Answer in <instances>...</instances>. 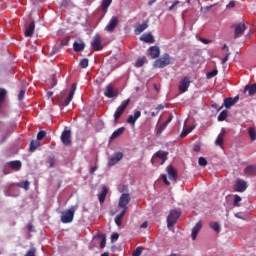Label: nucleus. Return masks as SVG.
Here are the masks:
<instances>
[{
	"mask_svg": "<svg viewBox=\"0 0 256 256\" xmlns=\"http://www.w3.org/2000/svg\"><path fill=\"white\" fill-rule=\"evenodd\" d=\"M75 206H72L68 210L61 212V222L62 223H73V219L75 218Z\"/></svg>",
	"mask_w": 256,
	"mask_h": 256,
	"instance_id": "nucleus-2",
	"label": "nucleus"
},
{
	"mask_svg": "<svg viewBox=\"0 0 256 256\" xmlns=\"http://www.w3.org/2000/svg\"><path fill=\"white\" fill-rule=\"evenodd\" d=\"M130 201H131V195H129L127 193H123L120 196L118 207H120V208H128L127 205H129Z\"/></svg>",
	"mask_w": 256,
	"mask_h": 256,
	"instance_id": "nucleus-11",
	"label": "nucleus"
},
{
	"mask_svg": "<svg viewBox=\"0 0 256 256\" xmlns=\"http://www.w3.org/2000/svg\"><path fill=\"white\" fill-rule=\"evenodd\" d=\"M129 103H131V100L128 98L126 100H124L120 106L117 107L115 113H114V121H119V119L121 118V115H123V113H125V109H127V107H129Z\"/></svg>",
	"mask_w": 256,
	"mask_h": 256,
	"instance_id": "nucleus-4",
	"label": "nucleus"
},
{
	"mask_svg": "<svg viewBox=\"0 0 256 256\" xmlns=\"http://www.w3.org/2000/svg\"><path fill=\"white\" fill-rule=\"evenodd\" d=\"M198 164L200 165V167H207V159H205L204 157H200L198 159Z\"/></svg>",
	"mask_w": 256,
	"mask_h": 256,
	"instance_id": "nucleus-48",
	"label": "nucleus"
},
{
	"mask_svg": "<svg viewBox=\"0 0 256 256\" xmlns=\"http://www.w3.org/2000/svg\"><path fill=\"white\" fill-rule=\"evenodd\" d=\"M191 85V80L189 77L185 76L179 83L178 90L180 93H187L189 91V87Z\"/></svg>",
	"mask_w": 256,
	"mask_h": 256,
	"instance_id": "nucleus-6",
	"label": "nucleus"
},
{
	"mask_svg": "<svg viewBox=\"0 0 256 256\" xmlns=\"http://www.w3.org/2000/svg\"><path fill=\"white\" fill-rule=\"evenodd\" d=\"M167 173L169 176L170 181H177V170L173 168V166H167Z\"/></svg>",
	"mask_w": 256,
	"mask_h": 256,
	"instance_id": "nucleus-18",
	"label": "nucleus"
},
{
	"mask_svg": "<svg viewBox=\"0 0 256 256\" xmlns=\"http://www.w3.org/2000/svg\"><path fill=\"white\" fill-rule=\"evenodd\" d=\"M165 127H167V124H161L159 126V128L157 129L156 135H161V133H163V131H165Z\"/></svg>",
	"mask_w": 256,
	"mask_h": 256,
	"instance_id": "nucleus-49",
	"label": "nucleus"
},
{
	"mask_svg": "<svg viewBox=\"0 0 256 256\" xmlns=\"http://www.w3.org/2000/svg\"><path fill=\"white\" fill-rule=\"evenodd\" d=\"M147 63V58L145 56L139 57L135 62V67H143Z\"/></svg>",
	"mask_w": 256,
	"mask_h": 256,
	"instance_id": "nucleus-34",
	"label": "nucleus"
},
{
	"mask_svg": "<svg viewBox=\"0 0 256 256\" xmlns=\"http://www.w3.org/2000/svg\"><path fill=\"white\" fill-rule=\"evenodd\" d=\"M229 55H231V53H227L225 55V57L222 59V65H225L227 61H229Z\"/></svg>",
	"mask_w": 256,
	"mask_h": 256,
	"instance_id": "nucleus-60",
	"label": "nucleus"
},
{
	"mask_svg": "<svg viewBox=\"0 0 256 256\" xmlns=\"http://www.w3.org/2000/svg\"><path fill=\"white\" fill-rule=\"evenodd\" d=\"M167 155H169V152L158 151L154 154V157H158V159H162L161 165H163V163H165V161H167Z\"/></svg>",
	"mask_w": 256,
	"mask_h": 256,
	"instance_id": "nucleus-29",
	"label": "nucleus"
},
{
	"mask_svg": "<svg viewBox=\"0 0 256 256\" xmlns=\"http://www.w3.org/2000/svg\"><path fill=\"white\" fill-rule=\"evenodd\" d=\"M141 253H143V247L138 246L132 253V256H141Z\"/></svg>",
	"mask_w": 256,
	"mask_h": 256,
	"instance_id": "nucleus-44",
	"label": "nucleus"
},
{
	"mask_svg": "<svg viewBox=\"0 0 256 256\" xmlns=\"http://www.w3.org/2000/svg\"><path fill=\"white\" fill-rule=\"evenodd\" d=\"M49 167H55V158L49 157L47 160Z\"/></svg>",
	"mask_w": 256,
	"mask_h": 256,
	"instance_id": "nucleus-52",
	"label": "nucleus"
},
{
	"mask_svg": "<svg viewBox=\"0 0 256 256\" xmlns=\"http://www.w3.org/2000/svg\"><path fill=\"white\" fill-rule=\"evenodd\" d=\"M244 174L249 175L250 177H255L256 175V165H248L244 169Z\"/></svg>",
	"mask_w": 256,
	"mask_h": 256,
	"instance_id": "nucleus-20",
	"label": "nucleus"
},
{
	"mask_svg": "<svg viewBox=\"0 0 256 256\" xmlns=\"http://www.w3.org/2000/svg\"><path fill=\"white\" fill-rule=\"evenodd\" d=\"M104 95L105 97H108V99H113V97H117V95H119V92L113 88L112 84H108L106 86Z\"/></svg>",
	"mask_w": 256,
	"mask_h": 256,
	"instance_id": "nucleus-12",
	"label": "nucleus"
},
{
	"mask_svg": "<svg viewBox=\"0 0 256 256\" xmlns=\"http://www.w3.org/2000/svg\"><path fill=\"white\" fill-rule=\"evenodd\" d=\"M11 133H13V128L7 130L6 136L2 137V143H3V141H5V139H7L11 135Z\"/></svg>",
	"mask_w": 256,
	"mask_h": 256,
	"instance_id": "nucleus-54",
	"label": "nucleus"
},
{
	"mask_svg": "<svg viewBox=\"0 0 256 256\" xmlns=\"http://www.w3.org/2000/svg\"><path fill=\"white\" fill-rule=\"evenodd\" d=\"M199 41H201V43H204V45H209V43H211V40L205 39V38H199Z\"/></svg>",
	"mask_w": 256,
	"mask_h": 256,
	"instance_id": "nucleus-62",
	"label": "nucleus"
},
{
	"mask_svg": "<svg viewBox=\"0 0 256 256\" xmlns=\"http://www.w3.org/2000/svg\"><path fill=\"white\" fill-rule=\"evenodd\" d=\"M141 117V111L137 110L134 112V115H130L128 119L126 120V123H129L130 125H135L137 123V119Z\"/></svg>",
	"mask_w": 256,
	"mask_h": 256,
	"instance_id": "nucleus-17",
	"label": "nucleus"
},
{
	"mask_svg": "<svg viewBox=\"0 0 256 256\" xmlns=\"http://www.w3.org/2000/svg\"><path fill=\"white\" fill-rule=\"evenodd\" d=\"M241 200H242L241 196L235 195L234 202H233L234 207H241V204H239V203H241Z\"/></svg>",
	"mask_w": 256,
	"mask_h": 256,
	"instance_id": "nucleus-39",
	"label": "nucleus"
},
{
	"mask_svg": "<svg viewBox=\"0 0 256 256\" xmlns=\"http://www.w3.org/2000/svg\"><path fill=\"white\" fill-rule=\"evenodd\" d=\"M70 39L71 38L69 36H67L63 40H61L60 44H58V45L63 49V47H65L67 45V43H69Z\"/></svg>",
	"mask_w": 256,
	"mask_h": 256,
	"instance_id": "nucleus-46",
	"label": "nucleus"
},
{
	"mask_svg": "<svg viewBox=\"0 0 256 256\" xmlns=\"http://www.w3.org/2000/svg\"><path fill=\"white\" fill-rule=\"evenodd\" d=\"M161 179L165 183V185H167L168 187H169V185H171V182H169V180L167 179V175L166 174H162L161 175Z\"/></svg>",
	"mask_w": 256,
	"mask_h": 256,
	"instance_id": "nucleus-50",
	"label": "nucleus"
},
{
	"mask_svg": "<svg viewBox=\"0 0 256 256\" xmlns=\"http://www.w3.org/2000/svg\"><path fill=\"white\" fill-rule=\"evenodd\" d=\"M96 239H101L100 249H105V246L107 245V238L105 237V234L98 232L96 234Z\"/></svg>",
	"mask_w": 256,
	"mask_h": 256,
	"instance_id": "nucleus-25",
	"label": "nucleus"
},
{
	"mask_svg": "<svg viewBox=\"0 0 256 256\" xmlns=\"http://www.w3.org/2000/svg\"><path fill=\"white\" fill-rule=\"evenodd\" d=\"M217 73H219V71H217V69H214L211 72H208L206 74V77L207 79H213V77H217Z\"/></svg>",
	"mask_w": 256,
	"mask_h": 256,
	"instance_id": "nucleus-42",
	"label": "nucleus"
},
{
	"mask_svg": "<svg viewBox=\"0 0 256 256\" xmlns=\"http://www.w3.org/2000/svg\"><path fill=\"white\" fill-rule=\"evenodd\" d=\"M123 159V153L116 152L108 161V166L113 167V165H117L119 161Z\"/></svg>",
	"mask_w": 256,
	"mask_h": 256,
	"instance_id": "nucleus-14",
	"label": "nucleus"
},
{
	"mask_svg": "<svg viewBox=\"0 0 256 256\" xmlns=\"http://www.w3.org/2000/svg\"><path fill=\"white\" fill-rule=\"evenodd\" d=\"M140 41H144V43H155V38L153 37V35L148 33V34H143L140 37Z\"/></svg>",
	"mask_w": 256,
	"mask_h": 256,
	"instance_id": "nucleus-28",
	"label": "nucleus"
},
{
	"mask_svg": "<svg viewBox=\"0 0 256 256\" xmlns=\"http://www.w3.org/2000/svg\"><path fill=\"white\" fill-rule=\"evenodd\" d=\"M8 166L10 167V169H13L14 171H21L22 164L21 161L14 160L8 162Z\"/></svg>",
	"mask_w": 256,
	"mask_h": 256,
	"instance_id": "nucleus-22",
	"label": "nucleus"
},
{
	"mask_svg": "<svg viewBox=\"0 0 256 256\" xmlns=\"http://www.w3.org/2000/svg\"><path fill=\"white\" fill-rule=\"evenodd\" d=\"M119 239V234L118 233H113L111 235V241L112 243H115V241H117Z\"/></svg>",
	"mask_w": 256,
	"mask_h": 256,
	"instance_id": "nucleus-53",
	"label": "nucleus"
},
{
	"mask_svg": "<svg viewBox=\"0 0 256 256\" xmlns=\"http://www.w3.org/2000/svg\"><path fill=\"white\" fill-rule=\"evenodd\" d=\"M75 91H77V84H72V87H71V90L69 91L68 96L62 103L64 107H67V105H69L71 101H73V96L75 95Z\"/></svg>",
	"mask_w": 256,
	"mask_h": 256,
	"instance_id": "nucleus-13",
	"label": "nucleus"
},
{
	"mask_svg": "<svg viewBox=\"0 0 256 256\" xmlns=\"http://www.w3.org/2000/svg\"><path fill=\"white\" fill-rule=\"evenodd\" d=\"M147 27H149V24H147V22H143L142 24H139L134 30L135 35H141V33H143V31H145Z\"/></svg>",
	"mask_w": 256,
	"mask_h": 256,
	"instance_id": "nucleus-26",
	"label": "nucleus"
},
{
	"mask_svg": "<svg viewBox=\"0 0 256 256\" xmlns=\"http://www.w3.org/2000/svg\"><path fill=\"white\" fill-rule=\"evenodd\" d=\"M91 47L94 51H101L103 49V45L101 44V36L99 34H96L93 37Z\"/></svg>",
	"mask_w": 256,
	"mask_h": 256,
	"instance_id": "nucleus-9",
	"label": "nucleus"
},
{
	"mask_svg": "<svg viewBox=\"0 0 256 256\" xmlns=\"http://www.w3.org/2000/svg\"><path fill=\"white\" fill-rule=\"evenodd\" d=\"M73 49L76 53H79V52L83 51V49H85V43L74 42Z\"/></svg>",
	"mask_w": 256,
	"mask_h": 256,
	"instance_id": "nucleus-31",
	"label": "nucleus"
},
{
	"mask_svg": "<svg viewBox=\"0 0 256 256\" xmlns=\"http://www.w3.org/2000/svg\"><path fill=\"white\" fill-rule=\"evenodd\" d=\"M161 179L165 183V185H167L168 187H169V185H171V182H169V180L167 179V175L166 174H162L161 175Z\"/></svg>",
	"mask_w": 256,
	"mask_h": 256,
	"instance_id": "nucleus-51",
	"label": "nucleus"
},
{
	"mask_svg": "<svg viewBox=\"0 0 256 256\" xmlns=\"http://www.w3.org/2000/svg\"><path fill=\"white\" fill-rule=\"evenodd\" d=\"M123 218H120V216L115 217V223L118 227H121V221Z\"/></svg>",
	"mask_w": 256,
	"mask_h": 256,
	"instance_id": "nucleus-59",
	"label": "nucleus"
},
{
	"mask_svg": "<svg viewBox=\"0 0 256 256\" xmlns=\"http://www.w3.org/2000/svg\"><path fill=\"white\" fill-rule=\"evenodd\" d=\"M122 209L123 210L120 212V214L117 215L120 219H123V217L125 216V213H127V209L129 208H122Z\"/></svg>",
	"mask_w": 256,
	"mask_h": 256,
	"instance_id": "nucleus-56",
	"label": "nucleus"
},
{
	"mask_svg": "<svg viewBox=\"0 0 256 256\" xmlns=\"http://www.w3.org/2000/svg\"><path fill=\"white\" fill-rule=\"evenodd\" d=\"M6 97H7V90H5L4 88H0V105L2 103H5Z\"/></svg>",
	"mask_w": 256,
	"mask_h": 256,
	"instance_id": "nucleus-35",
	"label": "nucleus"
},
{
	"mask_svg": "<svg viewBox=\"0 0 256 256\" xmlns=\"http://www.w3.org/2000/svg\"><path fill=\"white\" fill-rule=\"evenodd\" d=\"M111 3H113V0H102L101 9L104 13H107V9H109Z\"/></svg>",
	"mask_w": 256,
	"mask_h": 256,
	"instance_id": "nucleus-32",
	"label": "nucleus"
},
{
	"mask_svg": "<svg viewBox=\"0 0 256 256\" xmlns=\"http://www.w3.org/2000/svg\"><path fill=\"white\" fill-rule=\"evenodd\" d=\"M227 110H223L219 115H218V121H225L227 119Z\"/></svg>",
	"mask_w": 256,
	"mask_h": 256,
	"instance_id": "nucleus-41",
	"label": "nucleus"
},
{
	"mask_svg": "<svg viewBox=\"0 0 256 256\" xmlns=\"http://www.w3.org/2000/svg\"><path fill=\"white\" fill-rule=\"evenodd\" d=\"M247 27L245 23H239L234 25V39H239L245 33Z\"/></svg>",
	"mask_w": 256,
	"mask_h": 256,
	"instance_id": "nucleus-7",
	"label": "nucleus"
},
{
	"mask_svg": "<svg viewBox=\"0 0 256 256\" xmlns=\"http://www.w3.org/2000/svg\"><path fill=\"white\" fill-rule=\"evenodd\" d=\"M248 134H249L251 141H256V130L254 127H250L248 129Z\"/></svg>",
	"mask_w": 256,
	"mask_h": 256,
	"instance_id": "nucleus-36",
	"label": "nucleus"
},
{
	"mask_svg": "<svg viewBox=\"0 0 256 256\" xmlns=\"http://www.w3.org/2000/svg\"><path fill=\"white\" fill-rule=\"evenodd\" d=\"M122 209L123 210L120 212V214L117 215L120 219H123V217L125 216V213H127V209L129 208H122Z\"/></svg>",
	"mask_w": 256,
	"mask_h": 256,
	"instance_id": "nucleus-57",
	"label": "nucleus"
},
{
	"mask_svg": "<svg viewBox=\"0 0 256 256\" xmlns=\"http://www.w3.org/2000/svg\"><path fill=\"white\" fill-rule=\"evenodd\" d=\"M40 145H41V142H39V140H32V141L30 142V148H29V150L31 151V153H33V151H36V149H37L38 147H40Z\"/></svg>",
	"mask_w": 256,
	"mask_h": 256,
	"instance_id": "nucleus-33",
	"label": "nucleus"
},
{
	"mask_svg": "<svg viewBox=\"0 0 256 256\" xmlns=\"http://www.w3.org/2000/svg\"><path fill=\"white\" fill-rule=\"evenodd\" d=\"M173 65V57L169 53H164L160 58L154 61L153 67L155 69H165V67Z\"/></svg>",
	"mask_w": 256,
	"mask_h": 256,
	"instance_id": "nucleus-1",
	"label": "nucleus"
},
{
	"mask_svg": "<svg viewBox=\"0 0 256 256\" xmlns=\"http://www.w3.org/2000/svg\"><path fill=\"white\" fill-rule=\"evenodd\" d=\"M239 101V96H235L234 98L228 97L224 99V107L226 109H231L233 105H235Z\"/></svg>",
	"mask_w": 256,
	"mask_h": 256,
	"instance_id": "nucleus-16",
	"label": "nucleus"
},
{
	"mask_svg": "<svg viewBox=\"0 0 256 256\" xmlns=\"http://www.w3.org/2000/svg\"><path fill=\"white\" fill-rule=\"evenodd\" d=\"M201 227H202L201 221L196 223V225L193 227L192 234H191V238L193 241H195V239H197V235L201 231Z\"/></svg>",
	"mask_w": 256,
	"mask_h": 256,
	"instance_id": "nucleus-19",
	"label": "nucleus"
},
{
	"mask_svg": "<svg viewBox=\"0 0 256 256\" xmlns=\"http://www.w3.org/2000/svg\"><path fill=\"white\" fill-rule=\"evenodd\" d=\"M61 141L66 147H71V130H64L61 134Z\"/></svg>",
	"mask_w": 256,
	"mask_h": 256,
	"instance_id": "nucleus-10",
	"label": "nucleus"
},
{
	"mask_svg": "<svg viewBox=\"0 0 256 256\" xmlns=\"http://www.w3.org/2000/svg\"><path fill=\"white\" fill-rule=\"evenodd\" d=\"M80 67L82 69H87V67H89V59L84 58L80 61Z\"/></svg>",
	"mask_w": 256,
	"mask_h": 256,
	"instance_id": "nucleus-40",
	"label": "nucleus"
},
{
	"mask_svg": "<svg viewBox=\"0 0 256 256\" xmlns=\"http://www.w3.org/2000/svg\"><path fill=\"white\" fill-rule=\"evenodd\" d=\"M223 135H225V132L218 135L215 145H218L219 147H223Z\"/></svg>",
	"mask_w": 256,
	"mask_h": 256,
	"instance_id": "nucleus-37",
	"label": "nucleus"
},
{
	"mask_svg": "<svg viewBox=\"0 0 256 256\" xmlns=\"http://www.w3.org/2000/svg\"><path fill=\"white\" fill-rule=\"evenodd\" d=\"M148 53L151 59H157L161 55V49L159 48V46H151L148 49Z\"/></svg>",
	"mask_w": 256,
	"mask_h": 256,
	"instance_id": "nucleus-15",
	"label": "nucleus"
},
{
	"mask_svg": "<svg viewBox=\"0 0 256 256\" xmlns=\"http://www.w3.org/2000/svg\"><path fill=\"white\" fill-rule=\"evenodd\" d=\"M45 137H47V132H45L44 130H41L38 132L37 134L38 141H42V139H45Z\"/></svg>",
	"mask_w": 256,
	"mask_h": 256,
	"instance_id": "nucleus-43",
	"label": "nucleus"
},
{
	"mask_svg": "<svg viewBox=\"0 0 256 256\" xmlns=\"http://www.w3.org/2000/svg\"><path fill=\"white\" fill-rule=\"evenodd\" d=\"M37 253V249L35 247H31L27 253L25 254V256H35V254Z\"/></svg>",
	"mask_w": 256,
	"mask_h": 256,
	"instance_id": "nucleus-47",
	"label": "nucleus"
},
{
	"mask_svg": "<svg viewBox=\"0 0 256 256\" xmlns=\"http://www.w3.org/2000/svg\"><path fill=\"white\" fill-rule=\"evenodd\" d=\"M61 46L58 44V45H55L53 48H52V51L50 52V57H53V55H57V53H59V51H61Z\"/></svg>",
	"mask_w": 256,
	"mask_h": 256,
	"instance_id": "nucleus-38",
	"label": "nucleus"
},
{
	"mask_svg": "<svg viewBox=\"0 0 256 256\" xmlns=\"http://www.w3.org/2000/svg\"><path fill=\"white\" fill-rule=\"evenodd\" d=\"M95 171H97V166H91L89 170L90 175H95Z\"/></svg>",
	"mask_w": 256,
	"mask_h": 256,
	"instance_id": "nucleus-64",
	"label": "nucleus"
},
{
	"mask_svg": "<svg viewBox=\"0 0 256 256\" xmlns=\"http://www.w3.org/2000/svg\"><path fill=\"white\" fill-rule=\"evenodd\" d=\"M30 185L31 183L28 180L16 183V187H20V189H24L25 191H29Z\"/></svg>",
	"mask_w": 256,
	"mask_h": 256,
	"instance_id": "nucleus-30",
	"label": "nucleus"
},
{
	"mask_svg": "<svg viewBox=\"0 0 256 256\" xmlns=\"http://www.w3.org/2000/svg\"><path fill=\"white\" fill-rule=\"evenodd\" d=\"M25 97V91L21 90L18 94V99L19 101H22V99Z\"/></svg>",
	"mask_w": 256,
	"mask_h": 256,
	"instance_id": "nucleus-61",
	"label": "nucleus"
},
{
	"mask_svg": "<svg viewBox=\"0 0 256 256\" xmlns=\"http://www.w3.org/2000/svg\"><path fill=\"white\" fill-rule=\"evenodd\" d=\"M122 209L123 210L120 212V214L117 215L120 219H123V217L125 216V213H127V209L129 208H122Z\"/></svg>",
	"mask_w": 256,
	"mask_h": 256,
	"instance_id": "nucleus-55",
	"label": "nucleus"
},
{
	"mask_svg": "<svg viewBox=\"0 0 256 256\" xmlns=\"http://www.w3.org/2000/svg\"><path fill=\"white\" fill-rule=\"evenodd\" d=\"M247 187V182L238 178L234 185V191H236L237 193H244V191H247Z\"/></svg>",
	"mask_w": 256,
	"mask_h": 256,
	"instance_id": "nucleus-8",
	"label": "nucleus"
},
{
	"mask_svg": "<svg viewBox=\"0 0 256 256\" xmlns=\"http://www.w3.org/2000/svg\"><path fill=\"white\" fill-rule=\"evenodd\" d=\"M33 33H35V22H31L26 28L24 35L25 37H33Z\"/></svg>",
	"mask_w": 256,
	"mask_h": 256,
	"instance_id": "nucleus-21",
	"label": "nucleus"
},
{
	"mask_svg": "<svg viewBox=\"0 0 256 256\" xmlns=\"http://www.w3.org/2000/svg\"><path fill=\"white\" fill-rule=\"evenodd\" d=\"M246 91H248V95L250 97H253V95L256 94V83H254L252 85H246L244 88V93H246Z\"/></svg>",
	"mask_w": 256,
	"mask_h": 256,
	"instance_id": "nucleus-23",
	"label": "nucleus"
},
{
	"mask_svg": "<svg viewBox=\"0 0 256 256\" xmlns=\"http://www.w3.org/2000/svg\"><path fill=\"white\" fill-rule=\"evenodd\" d=\"M212 7H215V5L205 6L204 8L202 7L201 12L207 13V11H209V9H211Z\"/></svg>",
	"mask_w": 256,
	"mask_h": 256,
	"instance_id": "nucleus-58",
	"label": "nucleus"
},
{
	"mask_svg": "<svg viewBox=\"0 0 256 256\" xmlns=\"http://www.w3.org/2000/svg\"><path fill=\"white\" fill-rule=\"evenodd\" d=\"M107 193H109V189H107V186H103L101 193L98 194V199L100 203H105Z\"/></svg>",
	"mask_w": 256,
	"mask_h": 256,
	"instance_id": "nucleus-24",
	"label": "nucleus"
},
{
	"mask_svg": "<svg viewBox=\"0 0 256 256\" xmlns=\"http://www.w3.org/2000/svg\"><path fill=\"white\" fill-rule=\"evenodd\" d=\"M210 227H211V229H213V231H215L216 233H219V231H220L219 223L212 222V223H210Z\"/></svg>",
	"mask_w": 256,
	"mask_h": 256,
	"instance_id": "nucleus-45",
	"label": "nucleus"
},
{
	"mask_svg": "<svg viewBox=\"0 0 256 256\" xmlns=\"http://www.w3.org/2000/svg\"><path fill=\"white\" fill-rule=\"evenodd\" d=\"M124 132H125V127L118 128L110 136V141H113V139H117V137H121V135H123Z\"/></svg>",
	"mask_w": 256,
	"mask_h": 256,
	"instance_id": "nucleus-27",
	"label": "nucleus"
},
{
	"mask_svg": "<svg viewBox=\"0 0 256 256\" xmlns=\"http://www.w3.org/2000/svg\"><path fill=\"white\" fill-rule=\"evenodd\" d=\"M117 25H119V18H117V16H113L106 25L105 31H107V33H113V31L117 29Z\"/></svg>",
	"mask_w": 256,
	"mask_h": 256,
	"instance_id": "nucleus-5",
	"label": "nucleus"
},
{
	"mask_svg": "<svg viewBox=\"0 0 256 256\" xmlns=\"http://www.w3.org/2000/svg\"><path fill=\"white\" fill-rule=\"evenodd\" d=\"M188 134H189V131H187L186 129H184V130L181 132L180 137L183 139V138L187 137Z\"/></svg>",
	"mask_w": 256,
	"mask_h": 256,
	"instance_id": "nucleus-63",
	"label": "nucleus"
},
{
	"mask_svg": "<svg viewBox=\"0 0 256 256\" xmlns=\"http://www.w3.org/2000/svg\"><path fill=\"white\" fill-rule=\"evenodd\" d=\"M181 217V211L171 210L167 217V227L171 229L177 223V220Z\"/></svg>",
	"mask_w": 256,
	"mask_h": 256,
	"instance_id": "nucleus-3",
	"label": "nucleus"
}]
</instances>
